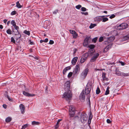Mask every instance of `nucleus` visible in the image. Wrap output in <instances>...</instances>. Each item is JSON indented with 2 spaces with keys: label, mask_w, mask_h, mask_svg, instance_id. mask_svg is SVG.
I'll list each match as a JSON object with an SVG mask.
<instances>
[{
  "label": "nucleus",
  "mask_w": 129,
  "mask_h": 129,
  "mask_svg": "<svg viewBox=\"0 0 129 129\" xmlns=\"http://www.w3.org/2000/svg\"><path fill=\"white\" fill-rule=\"evenodd\" d=\"M91 90V88L90 86H89L87 85L85 87V94L87 95L88 96L87 99V105H88L89 107H90V95L89 94Z\"/></svg>",
  "instance_id": "f257e3e1"
},
{
  "label": "nucleus",
  "mask_w": 129,
  "mask_h": 129,
  "mask_svg": "<svg viewBox=\"0 0 129 129\" xmlns=\"http://www.w3.org/2000/svg\"><path fill=\"white\" fill-rule=\"evenodd\" d=\"M72 93L70 90L66 91L63 94L62 98H64L66 100H70L72 97Z\"/></svg>",
  "instance_id": "f03ea898"
},
{
  "label": "nucleus",
  "mask_w": 129,
  "mask_h": 129,
  "mask_svg": "<svg viewBox=\"0 0 129 129\" xmlns=\"http://www.w3.org/2000/svg\"><path fill=\"white\" fill-rule=\"evenodd\" d=\"M128 24L126 23H123L116 26V29L118 30L125 29L128 27Z\"/></svg>",
  "instance_id": "7ed1b4c3"
},
{
  "label": "nucleus",
  "mask_w": 129,
  "mask_h": 129,
  "mask_svg": "<svg viewBox=\"0 0 129 129\" xmlns=\"http://www.w3.org/2000/svg\"><path fill=\"white\" fill-rule=\"evenodd\" d=\"M75 109L74 107L73 106H70L69 107V114L71 117H73L75 113Z\"/></svg>",
  "instance_id": "20e7f679"
},
{
  "label": "nucleus",
  "mask_w": 129,
  "mask_h": 129,
  "mask_svg": "<svg viewBox=\"0 0 129 129\" xmlns=\"http://www.w3.org/2000/svg\"><path fill=\"white\" fill-rule=\"evenodd\" d=\"M87 115L84 113L82 114L80 116V120L82 122L84 123L87 120Z\"/></svg>",
  "instance_id": "39448f33"
},
{
  "label": "nucleus",
  "mask_w": 129,
  "mask_h": 129,
  "mask_svg": "<svg viewBox=\"0 0 129 129\" xmlns=\"http://www.w3.org/2000/svg\"><path fill=\"white\" fill-rule=\"evenodd\" d=\"M88 72V69L87 68L84 70L81 74L80 76L81 78L83 79L85 78L87 75Z\"/></svg>",
  "instance_id": "423d86ee"
},
{
  "label": "nucleus",
  "mask_w": 129,
  "mask_h": 129,
  "mask_svg": "<svg viewBox=\"0 0 129 129\" xmlns=\"http://www.w3.org/2000/svg\"><path fill=\"white\" fill-rule=\"evenodd\" d=\"M70 82L69 81H68L65 83L64 85V88L65 91H68L70 90Z\"/></svg>",
  "instance_id": "0eeeda50"
},
{
  "label": "nucleus",
  "mask_w": 129,
  "mask_h": 129,
  "mask_svg": "<svg viewBox=\"0 0 129 129\" xmlns=\"http://www.w3.org/2000/svg\"><path fill=\"white\" fill-rule=\"evenodd\" d=\"M90 37H86L84 40V42L83 43V46L85 47L87 46L90 41Z\"/></svg>",
  "instance_id": "6e6552de"
},
{
  "label": "nucleus",
  "mask_w": 129,
  "mask_h": 129,
  "mask_svg": "<svg viewBox=\"0 0 129 129\" xmlns=\"http://www.w3.org/2000/svg\"><path fill=\"white\" fill-rule=\"evenodd\" d=\"M69 31L71 34L73 35V38H76L77 37L78 34L75 30H70Z\"/></svg>",
  "instance_id": "1a4fd4ad"
},
{
  "label": "nucleus",
  "mask_w": 129,
  "mask_h": 129,
  "mask_svg": "<svg viewBox=\"0 0 129 129\" xmlns=\"http://www.w3.org/2000/svg\"><path fill=\"white\" fill-rule=\"evenodd\" d=\"M80 70V66L79 64L77 65L75 67L74 70V74H76L78 72H79Z\"/></svg>",
  "instance_id": "9d476101"
},
{
  "label": "nucleus",
  "mask_w": 129,
  "mask_h": 129,
  "mask_svg": "<svg viewBox=\"0 0 129 129\" xmlns=\"http://www.w3.org/2000/svg\"><path fill=\"white\" fill-rule=\"evenodd\" d=\"M99 55V54L98 53H96L95 54H94V56L91 58L90 61L91 62H93L95 61Z\"/></svg>",
  "instance_id": "9b49d317"
},
{
  "label": "nucleus",
  "mask_w": 129,
  "mask_h": 129,
  "mask_svg": "<svg viewBox=\"0 0 129 129\" xmlns=\"http://www.w3.org/2000/svg\"><path fill=\"white\" fill-rule=\"evenodd\" d=\"M20 108V109L21 113L23 114L25 112V107L22 104H21L19 106Z\"/></svg>",
  "instance_id": "f8f14e48"
},
{
  "label": "nucleus",
  "mask_w": 129,
  "mask_h": 129,
  "mask_svg": "<svg viewBox=\"0 0 129 129\" xmlns=\"http://www.w3.org/2000/svg\"><path fill=\"white\" fill-rule=\"evenodd\" d=\"M23 93L24 95L28 97L34 96L35 95V94H31L27 93L25 91H23Z\"/></svg>",
  "instance_id": "ddd939ff"
},
{
  "label": "nucleus",
  "mask_w": 129,
  "mask_h": 129,
  "mask_svg": "<svg viewBox=\"0 0 129 129\" xmlns=\"http://www.w3.org/2000/svg\"><path fill=\"white\" fill-rule=\"evenodd\" d=\"M85 94L84 93V91L83 90L82 93L80 94V98L81 100H84L85 97Z\"/></svg>",
  "instance_id": "4468645a"
},
{
  "label": "nucleus",
  "mask_w": 129,
  "mask_h": 129,
  "mask_svg": "<svg viewBox=\"0 0 129 129\" xmlns=\"http://www.w3.org/2000/svg\"><path fill=\"white\" fill-rule=\"evenodd\" d=\"M78 59V57H74L72 60V63L73 65H75Z\"/></svg>",
  "instance_id": "2eb2a0df"
},
{
  "label": "nucleus",
  "mask_w": 129,
  "mask_h": 129,
  "mask_svg": "<svg viewBox=\"0 0 129 129\" xmlns=\"http://www.w3.org/2000/svg\"><path fill=\"white\" fill-rule=\"evenodd\" d=\"M94 50H89L88 53V54H89L90 55L92 56L94 54Z\"/></svg>",
  "instance_id": "dca6fc26"
},
{
  "label": "nucleus",
  "mask_w": 129,
  "mask_h": 129,
  "mask_svg": "<svg viewBox=\"0 0 129 129\" xmlns=\"http://www.w3.org/2000/svg\"><path fill=\"white\" fill-rule=\"evenodd\" d=\"M95 21H100L102 20V18L101 16L96 17L95 19Z\"/></svg>",
  "instance_id": "f3484780"
},
{
  "label": "nucleus",
  "mask_w": 129,
  "mask_h": 129,
  "mask_svg": "<svg viewBox=\"0 0 129 129\" xmlns=\"http://www.w3.org/2000/svg\"><path fill=\"white\" fill-rule=\"evenodd\" d=\"M122 72H121L120 71H119V70L117 69H116V74L118 75V76H120L121 75V73Z\"/></svg>",
  "instance_id": "a211bd4d"
},
{
  "label": "nucleus",
  "mask_w": 129,
  "mask_h": 129,
  "mask_svg": "<svg viewBox=\"0 0 129 129\" xmlns=\"http://www.w3.org/2000/svg\"><path fill=\"white\" fill-rule=\"evenodd\" d=\"M106 74L105 73H103L102 74V76L103 79L104 80H106V81H108V78H106Z\"/></svg>",
  "instance_id": "6ab92c4d"
},
{
  "label": "nucleus",
  "mask_w": 129,
  "mask_h": 129,
  "mask_svg": "<svg viewBox=\"0 0 129 129\" xmlns=\"http://www.w3.org/2000/svg\"><path fill=\"white\" fill-rule=\"evenodd\" d=\"M129 39V37L128 36H125L124 37L122 38V41H125L128 40Z\"/></svg>",
  "instance_id": "aec40b11"
},
{
  "label": "nucleus",
  "mask_w": 129,
  "mask_h": 129,
  "mask_svg": "<svg viewBox=\"0 0 129 129\" xmlns=\"http://www.w3.org/2000/svg\"><path fill=\"white\" fill-rule=\"evenodd\" d=\"M12 120V118L10 117H8L7 118L5 119V121L7 122H10Z\"/></svg>",
  "instance_id": "412c9836"
},
{
  "label": "nucleus",
  "mask_w": 129,
  "mask_h": 129,
  "mask_svg": "<svg viewBox=\"0 0 129 129\" xmlns=\"http://www.w3.org/2000/svg\"><path fill=\"white\" fill-rule=\"evenodd\" d=\"M88 55V53H86L82 55V56L86 59H87Z\"/></svg>",
  "instance_id": "4be33fe9"
},
{
  "label": "nucleus",
  "mask_w": 129,
  "mask_h": 129,
  "mask_svg": "<svg viewBox=\"0 0 129 129\" xmlns=\"http://www.w3.org/2000/svg\"><path fill=\"white\" fill-rule=\"evenodd\" d=\"M86 59L85 58L83 57L82 56L81 57L80 60V62L81 63H84L85 61L86 60Z\"/></svg>",
  "instance_id": "5701e85b"
},
{
  "label": "nucleus",
  "mask_w": 129,
  "mask_h": 129,
  "mask_svg": "<svg viewBox=\"0 0 129 129\" xmlns=\"http://www.w3.org/2000/svg\"><path fill=\"white\" fill-rule=\"evenodd\" d=\"M88 47L90 49V50H94L93 48L95 47V46L91 44L89 45Z\"/></svg>",
  "instance_id": "b1692460"
},
{
  "label": "nucleus",
  "mask_w": 129,
  "mask_h": 129,
  "mask_svg": "<svg viewBox=\"0 0 129 129\" xmlns=\"http://www.w3.org/2000/svg\"><path fill=\"white\" fill-rule=\"evenodd\" d=\"M109 87H108L107 88L106 90L105 91V95H107L109 94Z\"/></svg>",
  "instance_id": "393cba45"
},
{
  "label": "nucleus",
  "mask_w": 129,
  "mask_h": 129,
  "mask_svg": "<svg viewBox=\"0 0 129 129\" xmlns=\"http://www.w3.org/2000/svg\"><path fill=\"white\" fill-rule=\"evenodd\" d=\"M129 75V74L128 73H125L123 72H122L121 73V76H128Z\"/></svg>",
  "instance_id": "a878e982"
},
{
  "label": "nucleus",
  "mask_w": 129,
  "mask_h": 129,
  "mask_svg": "<svg viewBox=\"0 0 129 129\" xmlns=\"http://www.w3.org/2000/svg\"><path fill=\"white\" fill-rule=\"evenodd\" d=\"M40 124L39 122L35 121H33L32 122V124L33 125H38Z\"/></svg>",
  "instance_id": "bb28decb"
},
{
  "label": "nucleus",
  "mask_w": 129,
  "mask_h": 129,
  "mask_svg": "<svg viewBox=\"0 0 129 129\" xmlns=\"http://www.w3.org/2000/svg\"><path fill=\"white\" fill-rule=\"evenodd\" d=\"M14 27L15 28V29H16L17 30V32L18 33V34H19V32L18 31V30L19 29V27L16 25L14 26Z\"/></svg>",
  "instance_id": "cd10ccee"
},
{
  "label": "nucleus",
  "mask_w": 129,
  "mask_h": 129,
  "mask_svg": "<svg viewBox=\"0 0 129 129\" xmlns=\"http://www.w3.org/2000/svg\"><path fill=\"white\" fill-rule=\"evenodd\" d=\"M16 6L17 7L19 8H21L22 7V6L20 5L19 2H16Z\"/></svg>",
  "instance_id": "c85d7f7f"
},
{
  "label": "nucleus",
  "mask_w": 129,
  "mask_h": 129,
  "mask_svg": "<svg viewBox=\"0 0 129 129\" xmlns=\"http://www.w3.org/2000/svg\"><path fill=\"white\" fill-rule=\"evenodd\" d=\"M96 26V24H95L91 23L89 26V28L90 29H91Z\"/></svg>",
  "instance_id": "c756f323"
},
{
  "label": "nucleus",
  "mask_w": 129,
  "mask_h": 129,
  "mask_svg": "<svg viewBox=\"0 0 129 129\" xmlns=\"http://www.w3.org/2000/svg\"><path fill=\"white\" fill-rule=\"evenodd\" d=\"M7 33L11 35L12 34V31L10 29H8L6 31Z\"/></svg>",
  "instance_id": "7c9ffc66"
},
{
  "label": "nucleus",
  "mask_w": 129,
  "mask_h": 129,
  "mask_svg": "<svg viewBox=\"0 0 129 129\" xmlns=\"http://www.w3.org/2000/svg\"><path fill=\"white\" fill-rule=\"evenodd\" d=\"M24 33L27 35L28 36H29L30 35V32L28 31H27V30H25L24 31Z\"/></svg>",
  "instance_id": "2f4dec72"
},
{
  "label": "nucleus",
  "mask_w": 129,
  "mask_h": 129,
  "mask_svg": "<svg viewBox=\"0 0 129 129\" xmlns=\"http://www.w3.org/2000/svg\"><path fill=\"white\" fill-rule=\"evenodd\" d=\"M6 96L8 98L10 102H12L13 101V99L12 98H10L8 95L7 94Z\"/></svg>",
  "instance_id": "473e14b6"
},
{
  "label": "nucleus",
  "mask_w": 129,
  "mask_h": 129,
  "mask_svg": "<svg viewBox=\"0 0 129 129\" xmlns=\"http://www.w3.org/2000/svg\"><path fill=\"white\" fill-rule=\"evenodd\" d=\"M11 23L12 25L13 26L16 25V23L15 22V21L13 20H12L11 21Z\"/></svg>",
  "instance_id": "72a5a7b5"
},
{
  "label": "nucleus",
  "mask_w": 129,
  "mask_h": 129,
  "mask_svg": "<svg viewBox=\"0 0 129 129\" xmlns=\"http://www.w3.org/2000/svg\"><path fill=\"white\" fill-rule=\"evenodd\" d=\"M100 92V90L99 88V87H97L96 90V93L97 94H99Z\"/></svg>",
  "instance_id": "f704fd0d"
},
{
  "label": "nucleus",
  "mask_w": 129,
  "mask_h": 129,
  "mask_svg": "<svg viewBox=\"0 0 129 129\" xmlns=\"http://www.w3.org/2000/svg\"><path fill=\"white\" fill-rule=\"evenodd\" d=\"M108 20V19L107 18H102V21L103 22H105Z\"/></svg>",
  "instance_id": "c9c22d12"
},
{
  "label": "nucleus",
  "mask_w": 129,
  "mask_h": 129,
  "mask_svg": "<svg viewBox=\"0 0 129 129\" xmlns=\"http://www.w3.org/2000/svg\"><path fill=\"white\" fill-rule=\"evenodd\" d=\"M28 124H26L24 125L23 126H22V128L23 129H25V128L27 127L28 126Z\"/></svg>",
  "instance_id": "e433bc0d"
},
{
  "label": "nucleus",
  "mask_w": 129,
  "mask_h": 129,
  "mask_svg": "<svg viewBox=\"0 0 129 129\" xmlns=\"http://www.w3.org/2000/svg\"><path fill=\"white\" fill-rule=\"evenodd\" d=\"M109 49V46H108L106 47L104 49V51L105 52L107 51Z\"/></svg>",
  "instance_id": "4c0bfd02"
},
{
  "label": "nucleus",
  "mask_w": 129,
  "mask_h": 129,
  "mask_svg": "<svg viewBox=\"0 0 129 129\" xmlns=\"http://www.w3.org/2000/svg\"><path fill=\"white\" fill-rule=\"evenodd\" d=\"M17 13V12L15 11H12L11 13V14L12 15H15Z\"/></svg>",
  "instance_id": "58836bf2"
},
{
  "label": "nucleus",
  "mask_w": 129,
  "mask_h": 129,
  "mask_svg": "<svg viewBox=\"0 0 129 129\" xmlns=\"http://www.w3.org/2000/svg\"><path fill=\"white\" fill-rule=\"evenodd\" d=\"M77 51V49L76 48L74 49V52L73 54V56H75V54L76 53V51Z\"/></svg>",
  "instance_id": "ea45409f"
},
{
  "label": "nucleus",
  "mask_w": 129,
  "mask_h": 129,
  "mask_svg": "<svg viewBox=\"0 0 129 129\" xmlns=\"http://www.w3.org/2000/svg\"><path fill=\"white\" fill-rule=\"evenodd\" d=\"M81 7V6L79 5L76 6L75 7L76 8L78 9H79Z\"/></svg>",
  "instance_id": "a19ab883"
},
{
  "label": "nucleus",
  "mask_w": 129,
  "mask_h": 129,
  "mask_svg": "<svg viewBox=\"0 0 129 129\" xmlns=\"http://www.w3.org/2000/svg\"><path fill=\"white\" fill-rule=\"evenodd\" d=\"M68 71V70L66 68H65L63 70V74H65L67 72V71Z\"/></svg>",
  "instance_id": "79ce46f5"
},
{
  "label": "nucleus",
  "mask_w": 129,
  "mask_h": 129,
  "mask_svg": "<svg viewBox=\"0 0 129 129\" xmlns=\"http://www.w3.org/2000/svg\"><path fill=\"white\" fill-rule=\"evenodd\" d=\"M97 39L98 38L97 37L93 39L92 40V41L94 43H95L96 42Z\"/></svg>",
  "instance_id": "37998d69"
},
{
  "label": "nucleus",
  "mask_w": 129,
  "mask_h": 129,
  "mask_svg": "<svg viewBox=\"0 0 129 129\" xmlns=\"http://www.w3.org/2000/svg\"><path fill=\"white\" fill-rule=\"evenodd\" d=\"M73 74V73L72 72H70L69 73L68 77V78H70L72 76Z\"/></svg>",
  "instance_id": "c03bdc74"
},
{
  "label": "nucleus",
  "mask_w": 129,
  "mask_h": 129,
  "mask_svg": "<svg viewBox=\"0 0 129 129\" xmlns=\"http://www.w3.org/2000/svg\"><path fill=\"white\" fill-rule=\"evenodd\" d=\"M11 42L13 43H15V40L14 39V38L13 37H12L11 38Z\"/></svg>",
  "instance_id": "a18cd8bd"
},
{
  "label": "nucleus",
  "mask_w": 129,
  "mask_h": 129,
  "mask_svg": "<svg viewBox=\"0 0 129 129\" xmlns=\"http://www.w3.org/2000/svg\"><path fill=\"white\" fill-rule=\"evenodd\" d=\"M92 117L93 116L92 113L91 112H90V113L89 119H92Z\"/></svg>",
  "instance_id": "49530a36"
},
{
  "label": "nucleus",
  "mask_w": 129,
  "mask_h": 129,
  "mask_svg": "<svg viewBox=\"0 0 129 129\" xmlns=\"http://www.w3.org/2000/svg\"><path fill=\"white\" fill-rule=\"evenodd\" d=\"M115 16H116L114 14H113L109 17V18L110 19H112L114 18L115 17Z\"/></svg>",
  "instance_id": "de8ad7c7"
},
{
  "label": "nucleus",
  "mask_w": 129,
  "mask_h": 129,
  "mask_svg": "<svg viewBox=\"0 0 129 129\" xmlns=\"http://www.w3.org/2000/svg\"><path fill=\"white\" fill-rule=\"evenodd\" d=\"M87 10L86 8L84 7H82L81 8V11H85Z\"/></svg>",
  "instance_id": "09e8293b"
},
{
  "label": "nucleus",
  "mask_w": 129,
  "mask_h": 129,
  "mask_svg": "<svg viewBox=\"0 0 129 129\" xmlns=\"http://www.w3.org/2000/svg\"><path fill=\"white\" fill-rule=\"evenodd\" d=\"M104 39L103 37H100L99 39V41L100 42H101L103 41Z\"/></svg>",
  "instance_id": "8fccbe9b"
},
{
  "label": "nucleus",
  "mask_w": 129,
  "mask_h": 129,
  "mask_svg": "<svg viewBox=\"0 0 129 129\" xmlns=\"http://www.w3.org/2000/svg\"><path fill=\"white\" fill-rule=\"evenodd\" d=\"M54 43V42L52 40H50L49 42V44H52Z\"/></svg>",
  "instance_id": "3c124183"
},
{
  "label": "nucleus",
  "mask_w": 129,
  "mask_h": 129,
  "mask_svg": "<svg viewBox=\"0 0 129 129\" xmlns=\"http://www.w3.org/2000/svg\"><path fill=\"white\" fill-rule=\"evenodd\" d=\"M59 124H58L57 123H56V125H55L54 126H55V129H57V128H58V127H59Z\"/></svg>",
  "instance_id": "603ef678"
},
{
  "label": "nucleus",
  "mask_w": 129,
  "mask_h": 129,
  "mask_svg": "<svg viewBox=\"0 0 129 129\" xmlns=\"http://www.w3.org/2000/svg\"><path fill=\"white\" fill-rule=\"evenodd\" d=\"M107 122L108 123H111V121L109 119H107Z\"/></svg>",
  "instance_id": "864d4df0"
},
{
  "label": "nucleus",
  "mask_w": 129,
  "mask_h": 129,
  "mask_svg": "<svg viewBox=\"0 0 129 129\" xmlns=\"http://www.w3.org/2000/svg\"><path fill=\"white\" fill-rule=\"evenodd\" d=\"M114 38L113 37L110 38L108 39V41H109V40L111 39V41H113L114 40Z\"/></svg>",
  "instance_id": "5fc2aeb1"
},
{
  "label": "nucleus",
  "mask_w": 129,
  "mask_h": 129,
  "mask_svg": "<svg viewBox=\"0 0 129 129\" xmlns=\"http://www.w3.org/2000/svg\"><path fill=\"white\" fill-rule=\"evenodd\" d=\"M91 119H89L88 120V125L89 126L90 125L91 122Z\"/></svg>",
  "instance_id": "6e6d98bb"
},
{
  "label": "nucleus",
  "mask_w": 129,
  "mask_h": 129,
  "mask_svg": "<svg viewBox=\"0 0 129 129\" xmlns=\"http://www.w3.org/2000/svg\"><path fill=\"white\" fill-rule=\"evenodd\" d=\"M62 120L61 119H59L57 121V123L58 124H59V122Z\"/></svg>",
  "instance_id": "4d7b16f0"
},
{
  "label": "nucleus",
  "mask_w": 129,
  "mask_h": 129,
  "mask_svg": "<svg viewBox=\"0 0 129 129\" xmlns=\"http://www.w3.org/2000/svg\"><path fill=\"white\" fill-rule=\"evenodd\" d=\"M119 62L122 66H124L125 65V64L122 61H119Z\"/></svg>",
  "instance_id": "13d9d810"
},
{
  "label": "nucleus",
  "mask_w": 129,
  "mask_h": 129,
  "mask_svg": "<svg viewBox=\"0 0 129 129\" xmlns=\"http://www.w3.org/2000/svg\"><path fill=\"white\" fill-rule=\"evenodd\" d=\"M44 42H47L48 41V38H46L44 40Z\"/></svg>",
  "instance_id": "bf43d9fd"
},
{
  "label": "nucleus",
  "mask_w": 129,
  "mask_h": 129,
  "mask_svg": "<svg viewBox=\"0 0 129 129\" xmlns=\"http://www.w3.org/2000/svg\"><path fill=\"white\" fill-rule=\"evenodd\" d=\"M58 10H55L53 12V13L54 14H56L58 12Z\"/></svg>",
  "instance_id": "052dcab7"
},
{
  "label": "nucleus",
  "mask_w": 129,
  "mask_h": 129,
  "mask_svg": "<svg viewBox=\"0 0 129 129\" xmlns=\"http://www.w3.org/2000/svg\"><path fill=\"white\" fill-rule=\"evenodd\" d=\"M66 68L67 69V70H70L71 69V67L70 66L67 67Z\"/></svg>",
  "instance_id": "680f3d73"
},
{
  "label": "nucleus",
  "mask_w": 129,
  "mask_h": 129,
  "mask_svg": "<svg viewBox=\"0 0 129 129\" xmlns=\"http://www.w3.org/2000/svg\"><path fill=\"white\" fill-rule=\"evenodd\" d=\"M3 106L5 109L6 108H7V105H6L4 104L3 105Z\"/></svg>",
  "instance_id": "e2e57ef3"
},
{
  "label": "nucleus",
  "mask_w": 129,
  "mask_h": 129,
  "mask_svg": "<svg viewBox=\"0 0 129 129\" xmlns=\"http://www.w3.org/2000/svg\"><path fill=\"white\" fill-rule=\"evenodd\" d=\"M7 21V20L6 19H5L4 20V23H5L6 24V23Z\"/></svg>",
  "instance_id": "0e129e2a"
},
{
  "label": "nucleus",
  "mask_w": 129,
  "mask_h": 129,
  "mask_svg": "<svg viewBox=\"0 0 129 129\" xmlns=\"http://www.w3.org/2000/svg\"><path fill=\"white\" fill-rule=\"evenodd\" d=\"M84 15H87L88 14V13L87 12H84Z\"/></svg>",
  "instance_id": "69168bd1"
},
{
  "label": "nucleus",
  "mask_w": 129,
  "mask_h": 129,
  "mask_svg": "<svg viewBox=\"0 0 129 129\" xmlns=\"http://www.w3.org/2000/svg\"><path fill=\"white\" fill-rule=\"evenodd\" d=\"M3 28V25H0V28L1 29H2Z\"/></svg>",
  "instance_id": "338daca9"
},
{
  "label": "nucleus",
  "mask_w": 129,
  "mask_h": 129,
  "mask_svg": "<svg viewBox=\"0 0 129 129\" xmlns=\"http://www.w3.org/2000/svg\"><path fill=\"white\" fill-rule=\"evenodd\" d=\"M10 21H8L7 22V25L9 26V24L10 23Z\"/></svg>",
  "instance_id": "774afa93"
}]
</instances>
